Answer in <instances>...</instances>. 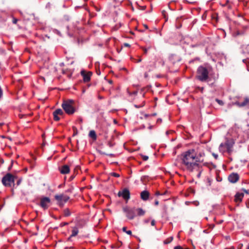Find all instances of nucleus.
I'll return each instance as SVG.
<instances>
[{
    "label": "nucleus",
    "instance_id": "f257e3e1",
    "mask_svg": "<svg viewBox=\"0 0 249 249\" xmlns=\"http://www.w3.org/2000/svg\"><path fill=\"white\" fill-rule=\"evenodd\" d=\"M194 149H191L182 153L181 155V159L182 163L186 166V169L191 167L196 160V154Z\"/></svg>",
    "mask_w": 249,
    "mask_h": 249
},
{
    "label": "nucleus",
    "instance_id": "f03ea898",
    "mask_svg": "<svg viewBox=\"0 0 249 249\" xmlns=\"http://www.w3.org/2000/svg\"><path fill=\"white\" fill-rule=\"evenodd\" d=\"M224 142H222L219 146V151L222 154L227 152L229 155H231L233 152V147L235 144L233 139L226 137Z\"/></svg>",
    "mask_w": 249,
    "mask_h": 249
},
{
    "label": "nucleus",
    "instance_id": "7ed1b4c3",
    "mask_svg": "<svg viewBox=\"0 0 249 249\" xmlns=\"http://www.w3.org/2000/svg\"><path fill=\"white\" fill-rule=\"evenodd\" d=\"M75 104V103L73 100L67 99L63 101L61 107L66 114L71 115L77 110Z\"/></svg>",
    "mask_w": 249,
    "mask_h": 249
},
{
    "label": "nucleus",
    "instance_id": "20e7f679",
    "mask_svg": "<svg viewBox=\"0 0 249 249\" xmlns=\"http://www.w3.org/2000/svg\"><path fill=\"white\" fill-rule=\"evenodd\" d=\"M211 67L206 68L200 66L196 71V78L201 82L206 81L209 78V69Z\"/></svg>",
    "mask_w": 249,
    "mask_h": 249
},
{
    "label": "nucleus",
    "instance_id": "39448f33",
    "mask_svg": "<svg viewBox=\"0 0 249 249\" xmlns=\"http://www.w3.org/2000/svg\"><path fill=\"white\" fill-rule=\"evenodd\" d=\"M17 177L13 175L11 173H7L4 176L1 180L2 184L6 187H14L15 184L14 183L15 178Z\"/></svg>",
    "mask_w": 249,
    "mask_h": 249
},
{
    "label": "nucleus",
    "instance_id": "423d86ee",
    "mask_svg": "<svg viewBox=\"0 0 249 249\" xmlns=\"http://www.w3.org/2000/svg\"><path fill=\"white\" fill-rule=\"evenodd\" d=\"M54 198L57 201V204L59 207H63L65 203L69 200L70 197L68 196L62 194L55 195Z\"/></svg>",
    "mask_w": 249,
    "mask_h": 249
},
{
    "label": "nucleus",
    "instance_id": "0eeeda50",
    "mask_svg": "<svg viewBox=\"0 0 249 249\" xmlns=\"http://www.w3.org/2000/svg\"><path fill=\"white\" fill-rule=\"evenodd\" d=\"M123 211L126 213L128 219L132 220L136 216V208H129L127 206L123 208Z\"/></svg>",
    "mask_w": 249,
    "mask_h": 249
},
{
    "label": "nucleus",
    "instance_id": "6e6552de",
    "mask_svg": "<svg viewBox=\"0 0 249 249\" xmlns=\"http://www.w3.org/2000/svg\"><path fill=\"white\" fill-rule=\"evenodd\" d=\"M118 196L119 197H122L124 200L127 201L130 199V191L127 188H124L122 191H119L118 193Z\"/></svg>",
    "mask_w": 249,
    "mask_h": 249
},
{
    "label": "nucleus",
    "instance_id": "1a4fd4ad",
    "mask_svg": "<svg viewBox=\"0 0 249 249\" xmlns=\"http://www.w3.org/2000/svg\"><path fill=\"white\" fill-rule=\"evenodd\" d=\"M51 203V199L48 197H43L41 198L40 202V207L43 209V210H47Z\"/></svg>",
    "mask_w": 249,
    "mask_h": 249
},
{
    "label": "nucleus",
    "instance_id": "9d476101",
    "mask_svg": "<svg viewBox=\"0 0 249 249\" xmlns=\"http://www.w3.org/2000/svg\"><path fill=\"white\" fill-rule=\"evenodd\" d=\"M240 178V176L237 173L232 172L228 177V181L233 184L236 183Z\"/></svg>",
    "mask_w": 249,
    "mask_h": 249
},
{
    "label": "nucleus",
    "instance_id": "9b49d317",
    "mask_svg": "<svg viewBox=\"0 0 249 249\" xmlns=\"http://www.w3.org/2000/svg\"><path fill=\"white\" fill-rule=\"evenodd\" d=\"M200 169H203L202 165L199 164L198 162L195 161V162L191 165V167L187 169L190 172L197 171V172L200 171Z\"/></svg>",
    "mask_w": 249,
    "mask_h": 249
},
{
    "label": "nucleus",
    "instance_id": "f8f14e48",
    "mask_svg": "<svg viewBox=\"0 0 249 249\" xmlns=\"http://www.w3.org/2000/svg\"><path fill=\"white\" fill-rule=\"evenodd\" d=\"M234 105H235L240 107H246L248 108H249V98H244L243 101L242 102L236 101L234 103ZM248 114L249 115V111Z\"/></svg>",
    "mask_w": 249,
    "mask_h": 249
},
{
    "label": "nucleus",
    "instance_id": "ddd939ff",
    "mask_svg": "<svg viewBox=\"0 0 249 249\" xmlns=\"http://www.w3.org/2000/svg\"><path fill=\"white\" fill-rule=\"evenodd\" d=\"M81 75L83 78V81L85 83L88 82L90 80V77L92 74L91 71L87 72L85 71L82 70L80 72Z\"/></svg>",
    "mask_w": 249,
    "mask_h": 249
},
{
    "label": "nucleus",
    "instance_id": "4468645a",
    "mask_svg": "<svg viewBox=\"0 0 249 249\" xmlns=\"http://www.w3.org/2000/svg\"><path fill=\"white\" fill-rule=\"evenodd\" d=\"M244 196L243 193L237 192L234 196V201L236 203H240L242 201L243 198Z\"/></svg>",
    "mask_w": 249,
    "mask_h": 249
},
{
    "label": "nucleus",
    "instance_id": "2eb2a0df",
    "mask_svg": "<svg viewBox=\"0 0 249 249\" xmlns=\"http://www.w3.org/2000/svg\"><path fill=\"white\" fill-rule=\"evenodd\" d=\"M169 60L173 64H175L176 63L180 61L181 58L178 55L172 54L170 56Z\"/></svg>",
    "mask_w": 249,
    "mask_h": 249
},
{
    "label": "nucleus",
    "instance_id": "dca6fc26",
    "mask_svg": "<svg viewBox=\"0 0 249 249\" xmlns=\"http://www.w3.org/2000/svg\"><path fill=\"white\" fill-rule=\"evenodd\" d=\"M59 170L62 174H67L70 171V167L68 165H64L59 168Z\"/></svg>",
    "mask_w": 249,
    "mask_h": 249
},
{
    "label": "nucleus",
    "instance_id": "f3484780",
    "mask_svg": "<svg viewBox=\"0 0 249 249\" xmlns=\"http://www.w3.org/2000/svg\"><path fill=\"white\" fill-rule=\"evenodd\" d=\"M150 194L148 191L144 190L141 193V198L144 201H146L149 197Z\"/></svg>",
    "mask_w": 249,
    "mask_h": 249
},
{
    "label": "nucleus",
    "instance_id": "a211bd4d",
    "mask_svg": "<svg viewBox=\"0 0 249 249\" xmlns=\"http://www.w3.org/2000/svg\"><path fill=\"white\" fill-rule=\"evenodd\" d=\"M62 72L63 74L66 75L69 78H71L73 73V71L69 69H63Z\"/></svg>",
    "mask_w": 249,
    "mask_h": 249
},
{
    "label": "nucleus",
    "instance_id": "6ab92c4d",
    "mask_svg": "<svg viewBox=\"0 0 249 249\" xmlns=\"http://www.w3.org/2000/svg\"><path fill=\"white\" fill-rule=\"evenodd\" d=\"M205 156V153L204 152H199L197 155L196 154V160L195 161L198 162H202L203 161V160H201V157Z\"/></svg>",
    "mask_w": 249,
    "mask_h": 249
},
{
    "label": "nucleus",
    "instance_id": "aec40b11",
    "mask_svg": "<svg viewBox=\"0 0 249 249\" xmlns=\"http://www.w3.org/2000/svg\"><path fill=\"white\" fill-rule=\"evenodd\" d=\"M162 217H164L166 220H168L167 207L166 206H164L162 208Z\"/></svg>",
    "mask_w": 249,
    "mask_h": 249
},
{
    "label": "nucleus",
    "instance_id": "412c9836",
    "mask_svg": "<svg viewBox=\"0 0 249 249\" xmlns=\"http://www.w3.org/2000/svg\"><path fill=\"white\" fill-rule=\"evenodd\" d=\"M136 213L138 216H142L144 215L145 212L141 208H136Z\"/></svg>",
    "mask_w": 249,
    "mask_h": 249
},
{
    "label": "nucleus",
    "instance_id": "4be33fe9",
    "mask_svg": "<svg viewBox=\"0 0 249 249\" xmlns=\"http://www.w3.org/2000/svg\"><path fill=\"white\" fill-rule=\"evenodd\" d=\"M89 136L92 138L93 140H96L97 139V135L96 132L94 130H90L89 134Z\"/></svg>",
    "mask_w": 249,
    "mask_h": 249
},
{
    "label": "nucleus",
    "instance_id": "5701e85b",
    "mask_svg": "<svg viewBox=\"0 0 249 249\" xmlns=\"http://www.w3.org/2000/svg\"><path fill=\"white\" fill-rule=\"evenodd\" d=\"M79 231L77 227L75 226L72 228V230L71 231V237H74L77 235Z\"/></svg>",
    "mask_w": 249,
    "mask_h": 249
},
{
    "label": "nucleus",
    "instance_id": "b1692460",
    "mask_svg": "<svg viewBox=\"0 0 249 249\" xmlns=\"http://www.w3.org/2000/svg\"><path fill=\"white\" fill-rule=\"evenodd\" d=\"M63 214L65 217H68L71 215V212L69 208H66L63 210Z\"/></svg>",
    "mask_w": 249,
    "mask_h": 249
},
{
    "label": "nucleus",
    "instance_id": "393cba45",
    "mask_svg": "<svg viewBox=\"0 0 249 249\" xmlns=\"http://www.w3.org/2000/svg\"><path fill=\"white\" fill-rule=\"evenodd\" d=\"M54 112L55 113H56V114L58 115H60V116H63L64 115V113L63 112V111L60 109V108H58L57 109H56Z\"/></svg>",
    "mask_w": 249,
    "mask_h": 249
},
{
    "label": "nucleus",
    "instance_id": "a878e982",
    "mask_svg": "<svg viewBox=\"0 0 249 249\" xmlns=\"http://www.w3.org/2000/svg\"><path fill=\"white\" fill-rule=\"evenodd\" d=\"M173 240V237H172V236L170 237L167 238L166 240H165L163 241V243L164 244H168L171 243Z\"/></svg>",
    "mask_w": 249,
    "mask_h": 249
},
{
    "label": "nucleus",
    "instance_id": "bb28decb",
    "mask_svg": "<svg viewBox=\"0 0 249 249\" xmlns=\"http://www.w3.org/2000/svg\"><path fill=\"white\" fill-rule=\"evenodd\" d=\"M53 114L54 121H59L60 119V117L58 116L59 115H57L54 111H53Z\"/></svg>",
    "mask_w": 249,
    "mask_h": 249
},
{
    "label": "nucleus",
    "instance_id": "cd10ccee",
    "mask_svg": "<svg viewBox=\"0 0 249 249\" xmlns=\"http://www.w3.org/2000/svg\"><path fill=\"white\" fill-rule=\"evenodd\" d=\"M72 130L73 131V134L72 136L74 137L78 134V131L77 128L75 126H73L72 127Z\"/></svg>",
    "mask_w": 249,
    "mask_h": 249
},
{
    "label": "nucleus",
    "instance_id": "c85d7f7f",
    "mask_svg": "<svg viewBox=\"0 0 249 249\" xmlns=\"http://www.w3.org/2000/svg\"><path fill=\"white\" fill-rule=\"evenodd\" d=\"M127 228L126 227H124L123 228V231L125 232L128 235H132V231L130 230L127 231Z\"/></svg>",
    "mask_w": 249,
    "mask_h": 249
},
{
    "label": "nucleus",
    "instance_id": "c756f323",
    "mask_svg": "<svg viewBox=\"0 0 249 249\" xmlns=\"http://www.w3.org/2000/svg\"><path fill=\"white\" fill-rule=\"evenodd\" d=\"M215 101L221 106H222L224 105V102L222 100H220L218 98H216L215 99Z\"/></svg>",
    "mask_w": 249,
    "mask_h": 249
},
{
    "label": "nucleus",
    "instance_id": "7c9ffc66",
    "mask_svg": "<svg viewBox=\"0 0 249 249\" xmlns=\"http://www.w3.org/2000/svg\"><path fill=\"white\" fill-rule=\"evenodd\" d=\"M110 176H112V177H116V178H119L120 177V175L117 173H115V172H111L110 174Z\"/></svg>",
    "mask_w": 249,
    "mask_h": 249
},
{
    "label": "nucleus",
    "instance_id": "2f4dec72",
    "mask_svg": "<svg viewBox=\"0 0 249 249\" xmlns=\"http://www.w3.org/2000/svg\"><path fill=\"white\" fill-rule=\"evenodd\" d=\"M80 167L79 166H77L73 170V173L74 175H77L78 174V170L79 169Z\"/></svg>",
    "mask_w": 249,
    "mask_h": 249
},
{
    "label": "nucleus",
    "instance_id": "473e14b6",
    "mask_svg": "<svg viewBox=\"0 0 249 249\" xmlns=\"http://www.w3.org/2000/svg\"><path fill=\"white\" fill-rule=\"evenodd\" d=\"M99 153L102 155H107L110 157H114V154H107L105 153V152H102L101 151H99Z\"/></svg>",
    "mask_w": 249,
    "mask_h": 249
},
{
    "label": "nucleus",
    "instance_id": "72a5a7b5",
    "mask_svg": "<svg viewBox=\"0 0 249 249\" xmlns=\"http://www.w3.org/2000/svg\"><path fill=\"white\" fill-rule=\"evenodd\" d=\"M141 49L143 51V53L144 54H146L147 53L148 51V49L144 47H142Z\"/></svg>",
    "mask_w": 249,
    "mask_h": 249
},
{
    "label": "nucleus",
    "instance_id": "f704fd0d",
    "mask_svg": "<svg viewBox=\"0 0 249 249\" xmlns=\"http://www.w3.org/2000/svg\"><path fill=\"white\" fill-rule=\"evenodd\" d=\"M19 21V20L16 18H14V17H13L12 18V22L14 24H17V22Z\"/></svg>",
    "mask_w": 249,
    "mask_h": 249
},
{
    "label": "nucleus",
    "instance_id": "c9c22d12",
    "mask_svg": "<svg viewBox=\"0 0 249 249\" xmlns=\"http://www.w3.org/2000/svg\"><path fill=\"white\" fill-rule=\"evenodd\" d=\"M141 157H142V159L144 161H146L147 160H148L149 158L148 156L146 155H141Z\"/></svg>",
    "mask_w": 249,
    "mask_h": 249
},
{
    "label": "nucleus",
    "instance_id": "e433bc0d",
    "mask_svg": "<svg viewBox=\"0 0 249 249\" xmlns=\"http://www.w3.org/2000/svg\"><path fill=\"white\" fill-rule=\"evenodd\" d=\"M131 59L136 63L140 62L142 61V60L141 57H140L137 60H136L135 58H133L132 57H131Z\"/></svg>",
    "mask_w": 249,
    "mask_h": 249
},
{
    "label": "nucleus",
    "instance_id": "4c0bfd02",
    "mask_svg": "<svg viewBox=\"0 0 249 249\" xmlns=\"http://www.w3.org/2000/svg\"><path fill=\"white\" fill-rule=\"evenodd\" d=\"M77 122L78 123L82 124L83 122V119L81 117H78L77 119Z\"/></svg>",
    "mask_w": 249,
    "mask_h": 249
},
{
    "label": "nucleus",
    "instance_id": "58836bf2",
    "mask_svg": "<svg viewBox=\"0 0 249 249\" xmlns=\"http://www.w3.org/2000/svg\"><path fill=\"white\" fill-rule=\"evenodd\" d=\"M73 190V187H71L70 188H69V189L65 191V193H71L72 191Z\"/></svg>",
    "mask_w": 249,
    "mask_h": 249
},
{
    "label": "nucleus",
    "instance_id": "ea45409f",
    "mask_svg": "<svg viewBox=\"0 0 249 249\" xmlns=\"http://www.w3.org/2000/svg\"><path fill=\"white\" fill-rule=\"evenodd\" d=\"M203 169H200V171L198 172V174L197 175V178H199L201 177V173L203 171Z\"/></svg>",
    "mask_w": 249,
    "mask_h": 249
},
{
    "label": "nucleus",
    "instance_id": "a19ab883",
    "mask_svg": "<svg viewBox=\"0 0 249 249\" xmlns=\"http://www.w3.org/2000/svg\"><path fill=\"white\" fill-rule=\"evenodd\" d=\"M242 191H243V192L245 193L246 194H249V190H246L244 188H242L241 189V190Z\"/></svg>",
    "mask_w": 249,
    "mask_h": 249
},
{
    "label": "nucleus",
    "instance_id": "79ce46f5",
    "mask_svg": "<svg viewBox=\"0 0 249 249\" xmlns=\"http://www.w3.org/2000/svg\"><path fill=\"white\" fill-rule=\"evenodd\" d=\"M76 175H74V174H72L69 178V181H71L75 177Z\"/></svg>",
    "mask_w": 249,
    "mask_h": 249
},
{
    "label": "nucleus",
    "instance_id": "37998d69",
    "mask_svg": "<svg viewBox=\"0 0 249 249\" xmlns=\"http://www.w3.org/2000/svg\"><path fill=\"white\" fill-rule=\"evenodd\" d=\"M21 182V178H19L17 180L15 185H16L17 186H18L20 184Z\"/></svg>",
    "mask_w": 249,
    "mask_h": 249
},
{
    "label": "nucleus",
    "instance_id": "c03bdc74",
    "mask_svg": "<svg viewBox=\"0 0 249 249\" xmlns=\"http://www.w3.org/2000/svg\"><path fill=\"white\" fill-rule=\"evenodd\" d=\"M68 225V222H62L60 224V226L61 227H62L63 226H66V225Z\"/></svg>",
    "mask_w": 249,
    "mask_h": 249
},
{
    "label": "nucleus",
    "instance_id": "a18cd8bd",
    "mask_svg": "<svg viewBox=\"0 0 249 249\" xmlns=\"http://www.w3.org/2000/svg\"><path fill=\"white\" fill-rule=\"evenodd\" d=\"M199 59H200V58L199 57H196L195 59L190 60L189 63H193L195 61H196V60H198H198H199Z\"/></svg>",
    "mask_w": 249,
    "mask_h": 249
},
{
    "label": "nucleus",
    "instance_id": "49530a36",
    "mask_svg": "<svg viewBox=\"0 0 249 249\" xmlns=\"http://www.w3.org/2000/svg\"><path fill=\"white\" fill-rule=\"evenodd\" d=\"M162 15L163 16L164 18H165V20L166 21L167 20V19H166V12L165 11L163 10L162 11Z\"/></svg>",
    "mask_w": 249,
    "mask_h": 249
},
{
    "label": "nucleus",
    "instance_id": "de8ad7c7",
    "mask_svg": "<svg viewBox=\"0 0 249 249\" xmlns=\"http://www.w3.org/2000/svg\"><path fill=\"white\" fill-rule=\"evenodd\" d=\"M107 145H108L110 147H112V146H113L114 144H113V143H112L111 142H108V143H107Z\"/></svg>",
    "mask_w": 249,
    "mask_h": 249
},
{
    "label": "nucleus",
    "instance_id": "09e8293b",
    "mask_svg": "<svg viewBox=\"0 0 249 249\" xmlns=\"http://www.w3.org/2000/svg\"><path fill=\"white\" fill-rule=\"evenodd\" d=\"M246 206L248 208H249V199H248L246 202Z\"/></svg>",
    "mask_w": 249,
    "mask_h": 249
},
{
    "label": "nucleus",
    "instance_id": "8fccbe9b",
    "mask_svg": "<svg viewBox=\"0 0 249 249\" xmlns=\"http://www.w3.org/2000/svg\"><path fill=\"white\" fill-rule=\"evenodd\" d=\"M174 249H183V248L180 246H177L174 247Z\"/></svg>",
    "mask_w": 249,
    "mask_h": 249
},
{
    "label": "nucleus",
    "instance_id": "3c124183",
    "mask_svg": "<svg viewBox=\"0 0 249 249\" xmlns=\"http://www.w3.org/2000/svg\"><path fill=\"white\" fill-rule=\"evenodd\" d=\"M212 155L213 156L215 159L217 160L218 158V155L215 153H213Z\"/></svg>",
    "mask_w": 249,
    "mask_h": 249
},
{
    "label": "nucleus",
    "instance_id": "603ef678",
    "mask_svg": "<svg viewBox=\"0 0 249 249\" xmlns=\"http://www.w3.org/2000/svg\"><path fill=\"white\" fill-rule=\"evenodd\" d=\"M155 195L156 196H159L162 195V194H160V193L159 191H157L155 193Z\"/></svg>",
    "mask_w": 249,
    "mask_h": 249
},
{
    "label": "nucleus",
    "instance_id": "864d4df0",
    "mask_svg": "<svg viewBox=\"0 0 249 249\" xmlns=\"http://www.w3.org/2000/svg\"><path fill=\"white\" fill-rule=\"evenodd\" d=\"M162 122V119L160 118H159L157 120V123L160 124Z\"/></svg>",
    "mask_w": 249,
    "mask_h": 249
},
{
    "label": "nucleus",
    "instance_id": "5fc2aeb1",
    "mask_svg": "<svg viewBox=\"0 0 249 249\" xmlns=\"http://www.w3.org/2000/svg\"><path fill=\"white\" fill-rule=\"evenodd\" d=\"M151 224L152 226H155L156 224V222L154 220H152L151 222Z\"/></svg>",
    "mask_w": 249,
    "mask_h": 249
},
{
    "label": "nucleus",
    "instance_id": "6e6d98bb",
    "mask_svg": "<svg viewBox=\"0 0 249 249\" xmlns=\"http://www.w3.org/2000/svg\"><path fill=\"white\" fill-rule=\"evenodd\" d=\"M124 47H130V44H128V43H124Z\"/></svg>",
    "mask_w": 249,
    "mask_h": 249
},
{
    "label": "nucleus",
    "instance_id": "4d7b16f0",
    "mask_svg": "<svg viewBox=\"0 0 249 249\" xmlns=\"http://www.w3.org/2000/svg\"><path fill=\"white\" fill-rule=\"evenodd\" d=\"M216 180L217 181L220 182L222 180V178H220V177H218L216 178Z\"/></svg>",
    "mask_w": 249,
    "mask_h": 249
},
{
    "label": "nucleus",
    "instance_id": "13d9d810",
    "mask_svg": "<svg viewBox=\"0 0 249 249\" xmlns=\"http://www.w3.org/2000/svg\"><path fill=\"white\" fill-rule=\"evenodd\" d=\"M229 2V0H227L226 3L224 4H222V6H228Z\"/></svg>",
    "mask_w": 249,
    "mask_h": 249
},
{
    "label": "nucleus",
    "instance_id": "bf43d9fd",
    "mask_svg": "<svg viewBox=\"0 0 249 249\" xmlns=\"http://www.w3.org/2000/svg\"><path fill=\"white\" fill-rule=\"evenodd\" d=\"M209 165V163H208V162H205L203 164V166H207V167H208Z\"/></svg>",
    "mask_w": 249,
    "mask_h": 249
},
{
    "label": "nucleus",
    "instance_id": "052dcab7",
    "mask_svg": "<svg viewBox=\"0 0 249 249\" xmlns=\"http://www.w3.org/2000/svg\"><path fill=\"white\" fill-rule=\"evenodd\" d=\"M51 4L50 2H48V3L46 4V7H47V8H50V7H51Z\"/></svg>",
    "mask_w": 249,
    "mask_h": 249
},
{
    "label": "nucleus",
    "instance_id": "680f3d73",
    "mask_svg": "<svg viewBox=\"0 0 249 249\" xmlns=\"http://www.w3.org/2000/svg\"><path fill=\"white\" fill-rule=\"evenodd\" d=\"M149 221H150V219H147L144 220V222L145 223H149Z\"/></svg>",
    "mask_w": 249,
    "mask_h": 249
},
{
    "label": "nucleus",
    "instance_id": "e2e57ef3",
    "mask_svg": "<svg viewBox=\"0 0 249 249\" xmlns=\"http://www.w3.org/2000/svg\"><path fill=\"white\" fill-rule=\"evenodd\" d=\"M159 201H158L157 199H156V200L155 201V205H156V206L158 205H159Z\"/></svg>",
    "mask_w": 249,
    "mask_h": 249
},
{
    "label": "nucleus",
    "instance_id": "0e129e2a",
    "mask_svg": "<svg viewBox=\"0 0 249 249\" xmlns=\"http://www.w3.org/2000/svg\"><path fill=\"white\" fill-rule=\"evenodd\" d=\"M242 183L248 184L249 182L247 180H243L242 181Z\"/></svg>",
    "mask_w": 249,
    "mask_h": 249
},
{
    "label": "nucleus",
    "instance_id": "69168bd1",
    "mask_svg": "<svg viewBox=\"0 0 249 249\" xmlns=\"http://www.w3.org/2000/svg\"><path fill=\"white\" fill-rule=\"evenodd\" d=\"M148 74L147 72H145L144 73V77L147 78V77H148Z\"/></svg>",
    "mask_w": 249,
    "mask_h": 249
},
{
    "label": "nucleus",
    "instance_id": "338daca9",
    "mask_svg": "<svg viewBox=\"0 0 249 249\" xmlns=\"http://www.w3.org/2000/svg\"><path fill=\"white\" fill-rule=\"evenodd\" d=\"M65 19L66 20H69V17L68 16H65Z\"/></svg>",
    "mask_w": 249,
    "mask_h": 249
},
{
    "label": "nucleus",
    "instance_id": "774afa93",
    "mask_svg": "<svg viewBox=\"0 0 249 249\" xmlns=\"http://www.w3.org/2000/svg\"><path fill=\"white\" fill-rule=\"evenodd\" d=\"M7 247L6 246H3L2 248H1V249H6Z\"/></svg>",
    "mask_w": 249,
    "mask_h": 249
}]
</instances>
